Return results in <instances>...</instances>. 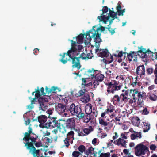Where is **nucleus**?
I'll return each instance as SVG.
<instances>
[{
    "instance_id": "1",
    "label": "nucleus",
    "mask_w": 157,
    "mask_h": 157,
    "mask_svg": "<svg viewBox=\"0 0 157 157\" xmlns=\"http://www.w3.org/2000/svg\"><path fill=\"white\" fill-rule=\"evenodd\" d=\"M71 48L70 50L68 51L67 55L69 56L71 61L72 67L79 69L81 67L80 57L76 56L81 52L83 47L82 45H76L75 41H74L73 40H71Z\"/></svg>"
},
{
    "instance_id": "2",
    "label": "nucleus",
    "mask_w": 157,
    "mask_h": 157,
    "mask_svg": "<svg viewBox=\"0 0 157 157\" xmlns=\"http://www.w3.org/2000/svg\"><path fill=\"white\" fill-rule=\"evenodd\" d=\"M139 50L137 51H130L129 53H127V59L130 62L132 61L133 58H136L137 56H139L142 58H144L145 60L147 61L148 57L151 56L153 53L149 49L146 50L145 48H143V46L139 47Z\"/></svg>"
},
{
    "instance_id": "3",
    "label": "nucleus",
    "mask_w": 157,
    "mask_h": 157,
    "mask_svg": "<svg viewBox=\"0 0 157 157\" xmlns=\"http://www.w3.org/2000/svg\"><path fill=\"white\" fill-rule=\"evenodd\" d=\"M35 137H33L30 140L31 141H27L26 142H24V146L26 147V149L29 151V153L32 154L34 157H38L40 150L36 149L34 146L36 147H39L41 146V143L40 142H37L36 140L38 137V136L35 135Z\"/></svg>"
},
{
    "instance_id": "4",
    "label": "nucleus",
    "mask_w": 157,
    "mask_h": 157,
    "mask_svg": "<svg viewBox=\"0 0 157 157\" xmlns=\"http://www.w3.org/2000/svg\"><path fill=\"white\" fill-rule=\"evenodd\" d=\"M48 120L44 126L46 128H60L61 127L60 121L56 120L57 117L51 116L48 117Z\"/></svg>"
},
{
    "instance_id": "5",
    "label": "nucleus",
    "mask_w": 157,
    "mask_h": 157,
    "mask_svg": "<svg viewBox=\"0 0 157 157\" xmlns=\"http://www.w3.org/2000/svg\"><path fill=\"white\" fill-rule=\"evenodd\" d=\"M69 105V107H67V109L68 112H70L73 116H76L78 118L79 116V115L82 111V110L80 105H75L74 104L72 103Z\"/></svg>"
},
{
    "instance_id": "6",
    "label": "nucleus",
    "mask_w": 157,
    "mask_h": 157,
    "mask_svg": "<svg viewBox=\"0 0 157 157\" xmlns=\"http://www.w3.org/2000/svg\"><path fill=\"white\" fill-rule=\"evenodd\" d=\"M107 84L108 86L107 91L109 93L113 94L115 91L120 90L121 88V86L119 84V82L115 80H112Z\"/></svg>"
},
{
    "instance_id": "7",
    "label": "nucleus",
    "mask_w": 157,
    "mask_h": 157,
    "mask_svg": "<svg viewBox=\"0 0 157 157\" xmlns=\"http://www.w3.org/2000/svg\"><path fill=\"white\" fill-rule=\"evenodd\" d=\"M135 154L137 156L144 155L149 151L148 148L142 143L136 145L135 147Z\"/></svg>"
},
{
    "instance_id": "8",
    "label": "nucleus",
    "mask_w": 157,
    "mask_h": 157,
    "mask_svg": "<svg viewBox=\"0 0 157 157\" xmlns=\"http://www.w3.org/2000/svg\"><path fill=\"white\" fill-rule=\"evenodd\" d=\"M109 13L107 16H105V15L98 16L97 18L100 21H103L105 24L108 21L109 19L111 17V20L113 21L115 19H117V13L114 12L113 11L109 9Z\"/></svg>"
},
{
    "instance_id": "9",
    "label": "nucleus",
    "mask_w": 157,
    "mask_h": 157,
    "mask_svg": "<svg viewBox=\"0 0 157 157\" xmlns=\"http://www.w3.org/2000/svg\"><path fill=\"white\" fill-rule=\"evenodd\" d=\"M88 72L91 76V78H94L95 79L98 80L99 82H101L104 79V76L100 73V71L94 70L93 69H92V70H89Z\"/></svg>"
},
{
    "instance_id": "10",
    "label": "nucleus",
    "mask_w": 157,
    "mask_h": 157,
    "mask_svg": "<svg viewBox=\"0 0 157 157\" xmlns=\"http://www.w3.org/2000/svg\"><path fill=\"white\" fill-rule=\"evenodd\" d=\"M38 101L39 104V110L45 111L48 109V105L47 99L43 98H40Z\"/></svg>"
},
{
    "instance_id": "11",
    "label": "nucleus",
    "mask_w": 157,
    "mask_h": 157,
    "mask_svg": "<svg viewBox=\"0 0 157 157\" xmlns=\"http://www.w3.org/2000/svg\"><path fill=\"white\" fill-rule=\"evenodd\" d=\"M122 92H124V93H122L119 96L120 103H126L128 101V100L129 99V98H128L129 94V89H127V90L123 89L122 90Z\"/></svg>"
},
{
    "instance_id": "12",
    "label": "nucleus",
    "mask_w": 157,
    "mask_h": 157,
    "mask_svg": "<svg viewBox=\"0 0 157 157\" xmlns=\"http://www.w3.org/2000/svg\"><path fill=\"white\" fill-rule=\"evenodd\" d=\"M99 44L97 45V49H95V52H98L99 56L101 57H107L109 54L108 50L107 49H99Z\"/></svg>"
},
{
    "instance_id": "13",
    "label": "nucleus",
    "mask_w": 157,
    "mask_h": 157,
    "mask_svg": "<svg viewBox=\"0 0 157 157\" xmlns=\"http://www.w3.org/2000/svg\"><path fill=\"white\" fill-rule=\"evenodd\" d=\"M75 121L73 118H70L67 120L66 123V127L68 128L75 130Z\"/></svg>"
},
{
    "instance_id": "14",
    "label": "nucleus",
    "mask_w": 157,
    "mask_h": 157,
    "mask_svg": "<svg viewBox=\"0 0 157 157\" xmlns=\"http://www.w3.org/2000/svg\"><path fill=\"white\" fill-rule=\"evenodd\" d=\"M29 130L28 132H25L24 134V137L22 139V140L24 141L25 142L27 141H29L31 139V138L34 137L33 136H31V134L32 133V134H34L32 132V129L31 127H29L28 128Z\"/></svg>"
},
{
    "instance_id": "15",
    "label": "nucleus",
    "mask_w": 157,
    "mask_h": 157,
    "mask_svg": "<svg viewBox=\"0 0 157 157\" xmlns=\"http://www.w3.org/2000/svg\"><path fill=\"white\" fill-rule=\"evenodd\" d=\"M100 36L101 34H99L98 32L96 33V31H93L92 33L91 36L92 38H94V41L95 44H96L97 43H99L102 41Z\"/></svg>"
},
{
    "instance_id": "16",
    "label": "nucleus",
    "mask_w": 157,
    "mask_h": 157,
    "mask_svg": "<svg viewBox=\"0 0 157 157\" xmlns=\"http://www.w3.org/2000/svg\"><path fill=\"white\" fill-rule=\"evenodd\" d=\"M80 117H78L79 119H82L84 122L85 123H88L90 120V114H85L84 111H82L79 115Z\"/></svg>"
},
{
    "instance_id": "17",
    "label": "nucleus",
    "mask_w": 157,
    "mask_h": 157,
    "mask_svg": "<svg viewBox=\"0 0 157 157\" xmlns=\"http://www.w3.org/2000/svg\"><path fill=\"white\" fill-rule=\"evenodd\" d=\"M137 74L139 75H143L145 74V69L144 66V65L138 66L136 69Z\"/></svg>"
},
{
    "instance_id": "18",
    "label": "nucleus",
    "mask_w": 157,
    "mask_h": 157,
    "mask_svg": "<svg viewBox=\"0 0 157 157\" xmlns=\"http://www.w3.org/2000/svg\"><path fill=\"white\" fill-rule=\"evenodd\" d=\"M69 107V105H64L61 103H59L58 106V110L60 111V113H63L65 111L68 112L67 108Z\"/></svg>"
},
{
    "instance_id": "19",
    "label": "nucleus",
    "mask_w": 157,
    "mask_h": 157,
    "mask_svg": "<svg viewBox=\"0 0 157 157\" xmlns=\"http://www.w3.org/2000/svg\"><path fill=\"white\" fill-rule=\"evenodd\" d=\"M139 92V91L136 89L129 90V94L132 93V96L133 97V98L135 102L136 101L137 96Z\"/></svg>"
},
{
    "instance_id": "20",
    "label": "nucleus",
    "mask_w": 157,
    "mask_h": 157,
    "mask_svg": "<svg viewBox=\"0 0 157 157\" xmlns=\"http://www.w3.org/2000/svg\"><path fill=\"white\" fill-rule=\"evenodd\" d=\"M37 120L40 124H44L47 121V117L45 115H41L37 117Z\"/></svg>"
},
{
    "instance_id": "21",
    "label": "nucleus",
    "mask_w": 157,
    "mask_h": 157,
    "mask_svg": "<svg viewBox=\"0 0 157 157\" xmlns=\"http://www.w3.org/2000/svg\"><path fill=\"white\" fill-rule=\"evenodd\" d=\"M90 100V95L89 94L86 93L83 97L80 98V101L83 103H86L88 102Z\"/></svg>"
},
{
    "instance_id": "22",
    "label": "nucleus",
    "mask_w": 157,
    "mask_h": 157,
    "mask_svg": "<svg viewBox=\"0 0 157 157\" xmlns=\"http://www.w3.org/2000/svg\"><path fill=\"white\" fill-rule=\"evenodd\" d=\"M92 105L90 103H88L86 105L85 108L86 114H90L92 113Z\"/></svg>"
},
{
    "instance_id": "23",
    "label": "nucleus",
    "mask_w": 157,
    "mask_h": 157,
    "mask_svg": "<svg viewBox=\"0 0 157 157\" xmlns=\"http://www.w3.org/2000/svg\"><path fill=\"white\" fill-rule=\"evenodd\" d=\"M85 35V34L81 33L76 37V40H77V42L75 41L76 45H77L76 44L82 43H83Z\"/></svg>"
},
{
    "instance_id": "24",
    "label": "nucleus",
    "mask_w": 157,
    "mask_h": 157,
    "mask_svg": "<svg viewBox=\"0 0 157 157\" xmlns=\"http://www.w3.org/2000/svg\"><path fill=\"white\" fill-rule=\"evenodd\" d=\"M140 121L139 117L137 116L134 117L132 119V122L133 124L136 126H138L140 123Z\"/></svg>"
},
{
    "instance_id": "25",
    "label": "nucleus",
    "mask_w": 157,
    "mask_h": 157,
    "mask_svg": "<svg viewBox=\"0 0 157 157\" xmlns=\"http://www.w3.org/2000/svg\"><path fill=\"white\" fill-rule=\"evenodd\" d=\"M67 53H63L62 55L61 54L60 55V56H62V59L60 60V61L63 64L66 63H67L68 61H71L70 59H68L67 58L65 59H64L66 55L67 56H68L67 55Z\"/></svg>"
},
{
    "instance_id": "26",
    "label": "nucleus",
    "mask_w": 157,
    "mask_h": 157,
    "mask_svg": "<svg viewBox=\"0 0 157 157\" xmlns=\"http://www.w3.org/2000/svg\"><path fill=\"white\" fill-rule=\"evenodd\" d=\"M93 31L91 29L89 31L87 32L86 34H85L86 35V40L85 41H87V42H90L91 40V35L90 36V34H91L92 33H93Z\"/></svg>"
},
{
    "instance_id": "27",
    "label": "nucleus",
    "mask_w": 157,
    "mask_h": 157,
    "mask_svg": "<svg viewBox=\"0 0 157 157\" xmlns=\"http://www.w3.org/2000/svg\"><path fill=\"white\" fill-rule=\"evenodd\" d=\"M114 111V109L110 107L109 108H108L106 109L105 110V111L104 112V113H105L106 115L107 114H111V115H110V116L111 117H115V115L114 114L112 113Z\"/></svg>"
},
{
    "instance_id": "28",
    "label": "nucleus",
    "mask_w": 157,
    "mask_h": 157,
    "mask_svg": "<svg viewBox=\"0 0 157 157\" xmlns=\"http://www.w3.org/2000/svg\"><path fill=\"white\" fill-rule=\"evenodd\" d=\"M94 130V128L92 126H90L89 128H85L83 129V131L86 135H88Z\"/></svg>"
},
{
    "instance_id": "29",
    "label": "nucleus",
    "mask_w": 157,
    "mask_h": 157,
    "mask_svg": "<svg viewBox=\"0 0 157 157\" xmlns=\"http://www.w3.org/2000/svg\"><path fill=\"white\" fill-rule=\"evenodd\" d=\"M144 124V127L143 128V131L144 132H146L150 130V125L149 124L146 122H145Z\"/></svg>"
},
{
    "instance_id": "30",
    "label": "nucleus",
    "mask_w": 157,
    "mask_h": 157,
    "mask_svg": "<svg viewBox=\"0 0 157 157\" xmlns=\"http://www.w3.org/2000/svg\"><path fill=\"white\" fill-rule=\"evenodd\" d=\"M94 151V148L91 147H90L88 148L86 150H85V153L86 155V156L88 157L89 154H92V151Z\"/></svg>"
},
{
    "instance_id": "31",
    "label": "nucleus",
    "mask_w": 157,
    "mask_h": 157,
    "mask_svg": "<svg viewBox=\"0 0 157 157\" xmlns=\"http://www.w3.org/2000/svg\"><path fill=\"white\" fill-rule=\"evenodd\" d=\"M149 94V99L154 101H155L157 100V96L154 94Z\"/></svg>"
},
{
    "instance_id": "32",
    "label": "nucleus",
    "mask_w": 157,
    "mask_h": 157,
    "mask_svg": "<svg viewBox=\"0 0 157 157\" xmlns=\"http://www.w3.org/2000/svg\"><path fill=\"white\" fill-rule=\"evenodd\" d=\"M99 123L101 126L106 127L108 125V123L106 122L103 119L99 118Z\"/></svg>"
},
{
    "instance_id": "33",
    "label": "nucleus",
    "mask_w": 157,
    "mask_h": 157,
    "mask_svg": "<svg viewBox=\"0 0 157 157\" xmlns=\"http://www.w3.org/2000/svg\"><path fill=\"white\" fill-rule=\"evenodd\" d=\"M78 149L81 154H82L83 152H85L86 150L85 147L83 145H80L78 148Z\"/></svg>"
},
{
    "instance_id": "34",
    "label": "nucleus",
    "mask_w": 157,
    "mask_h": 157,
    "mask_svg": "<svg viewBox=\"0 0 157 157\" xmlns=\"http://www.w3.org/2000/svg\"><path fill=\"white\" fill-rule=\"evenodd\" d=\"M125 140H124L123 139L121 138H119L116 141H115L114 142V144L117 145L118 146H119L120 145H121L122 143Z\"/></svg>"
},
{
    "instance_id": "35",
    "label": "nucleus",
    "mask_w": 157,
    "mask_h": 157,
    "mask_svg": "<svg viewBox=\"0 0 157 157\" xmlns=\"http://www.w3.org/2000/svg\"><path fill=\"white\" fill-rule=\"evenodd\" d=\"M125 140H124L123 139L121 138H119L116 141H115L114 142V144L117 145L118 146H119L120 145H121L122 143Z\"/></svg>"
},
{
    "instance_id": "36",
    "label": "nucleus",
    "mask_w": 157,
    "mask_h": 157,
    "mask_svg": "<svg viewBox=\"0 0 157 157\" xmlns=\"http://www.w3.org/2000/svg\"><path fill=\"white\" fill-rule=\"evenodd\" d=\"M86 90L85 89L80 90L78 91V94H75V96L78 97L82 96L83 94L84 95L85 94V93L86 92Z\"/></svg>"
},
{
    "instance_id": "37",
    "label": "nucleus",
    "mask_w": 157,
    "mask_h": 157,
    "mask_svg": "<svg viewBox=\"0 0 157 157\" xmlns=\"http://www.w3.org/2000/svg\"><path fill=\"white\" fill-rule=\"evenodd\" d=\"M81 155L82 156V154H81L79 151H74L72 152V157H78Z\"/></svg>"
},
{
    "instance_id": "38",
    "label": "nucleus",
    "mask_w": 157,
    "mask_h": 157,
    "mask_svg": "<svg viewBox=\"0 0 157 157\" xmlns=\"http://www.w3.org/2000/svg\"><path fill=\"white\" fill-rule=\"evenodd\" d=\"M74 133L73 131H70L69 132L67 135V137L69 138V139H70L71 138L74 139Z\"/></svg>"
},
{
    "instance_id": "39",
    "label": "nucleus",
    "mask_w": 157,
    "mask_h": 157,
    "mask_svg": "<svg viewBox=\"0 0 157 157\" xmlns=\"http://www.w3.org/2000/svg\"><path fill=\"white\" fill-rule=\"evenodd\" d=\"M95 27V26H94L93 27L92 29L93 31H96V32H98V30H101V31H105V27H104L102 26H101L100 27H98L97 28V30H95L94 29V28Z\"/></svg>"
},
{
    "instance_id": "40",
    "label": "nucleus",
    "mask_w": 157,
    "mask_h": 157,
    "mask_svg": "<svg viewBox=\"0 0 157 157\" xmlns=\"http://www.w3.org/2000/svg\"><path fill=\"white\" fill-rule=\"evenodd\" d=\"M119 96L118 95H115L113 99V102H116V103H120Z\"/></svg>"
},
{
    "instance_id": "41",
    "label": "nucleus",
    "mask_w": 157,
    "mask_h": 157,
    "mask_svg": "<svg viewBox=\"0 0 157 157\" xmlns=\"http://www.w3.org/2000/svg\"><path fill=\"white\" fill-rule=\"evenodd\" d=\"M89 54H88L87 55V56H86V55L84 53H82L81 54L80 56L79 57H80V59L81 58L82 59H85L87 58L90 59L91 57L89 58Z\"/></svg>"
},
{
    "instance_id": "42",
    "label": "nucleus",
    "mask_w": 157,
    "mask_h": 157,
    "mask_svg": "<svg viewBox=\"0 0 157 157\" xmlns=\"http://www.w3.org/2000/svg\"><path fill=\"white\" fill-rule=\"evenodd\" d=\"M108 10L109 9L107 6H103V9L100 10V11L101 10L102 11V13L101 14V16L104 15L103 14L107 12Z\"/></svg>"
},
{
    "instance_id": "43",
    "label": "nucleus",
    "mask_w": 157,
    "mask_h": 157,
    "mask_svg": "<svg viewBox=\"0 0 157 157\" xmlns=\"http://www.w3.org/2000/svg\"><path fill=\"white\" fill-rule=\"evenodd\" d=\"M145 97L144 96V97L140 98H138V101L137 103L138 105H141L143 102V99H144Z\"/></svg>"
},
{
    "instance_id": "44",
    "label": "nucleus",
    "mask_w": 157,
    "mask_h": 157,
    "mask_svg": "<svg viewBox=\"0 0 157 157\" xmlns=\"http://www.w3.org/2000/svg\"><path fill=\"white\" fill-rule=\"evenodd\" d=\"M35 97L37 98H38L40 97V91L39 87H37V89H35Z\"/></svg>"
},
{
    "instance_id": "45",
    "label": "nucleus",
    "mask_w": 157,
    "mask_h": 157,
    "mask_svg": "<svg viewBox=\"0 0 157 157\" xmlns=\"http://www.w3.org/2000/svg\"><path fill=\"white\" fill-rule=\"evenodd\" d=\"M70 140V139H69V138H68V137H66L64 140V144H65V146L67 148H68L69 146L70 145V144L69 142V140Z\"/></svg>"
},
{
    "instance_id": "46",
    "label": "nucleus",
    "mask_w": 157,
    "mask_h": 157,
    "mask_svg": "<svg viewBox=\"0 0 157 157\" xmlns=\"http://www.w3.org/2000/svg\"><path fill=\"white\" fill-rule=\"evenodd\" d=\"M106 28L108 29V30L111 33V35H113L115 33V29H112L111 28L110 26L108 25V27H106Z\"/></svg>"
},
{
    "instance_id": "47",
    "label": "nucleus",
    "mask_w": 157,
    "mask_h": 157,
    "mask_svg": "<svg viewBox=\"0 0 157 157\" xmlns=\"http://www.w3.org/2000/svg\"><path fill=\"white\" fill-rule=\"evenodd\" d=\"M154 72L153 69L152 68H149L147 69L146 72L148 75L151 74Z\"/></svg>"
},
{
    "instance_id": "48",
    "label": "nucleus",
    "mask_w": 157,
    "mask_h": 157,
    "mask_svg": "<svg viewBox=\"0 0 157 157\" xmlns=\"http://www.w3.org/2000/svg\"><path fill=\"white\" fill-rule=\"evenodd\" d=\"M123 54H124V56L125 57H126V52H123L122 51H120L118 55L117 56L116 55H114L116 56H117L118 57H121V56H122Z\"/></svg>"
},
{
    "instance_id": "49",
    "label": "nucleus",
    "mask_w": 157,
    "mask_h": 157,
    "mask_svg": "<svg viewBox=\"0 0 157 157\" xmlns=\"http://www.w3.org/2000/svg\"><path fill=\"white\" fill-rule=\"evenodd\" d=\"M110 156V154L108 152L107 153H101L100 155V157H109Z\"/></svg>"
},
{
    "instance_id": "50",
    "label": "nucleus",
    "mask_w": 157,
    "mask_h": 157,
    "mask_svg": "<svg viewBox=\"0 0 157 157\" xmlns=\"http://www.w3.org/2000/svg\"><path fill=\"white\" fill-rule=\"evenodd\" d=\"M45 93L46 94H47L48 95H49L52 92L51 88L49 89L48 88L47 86H46L45 87Z\"/></svg>"
},
{
    "instance_id": "51",
    "label": "nucleus",
    "mask_w": 157,
    "mask_h": 157,
    "mask_svg": "<svg viewBox=\"0 0 157 157\" xmlns=\"http://www.w3.org/2000/svg\"><path fill=\"white\" fill-rule=\"evenodd\" d=\"M125 12V9H124L122 10H120V11H118V15L119 16H120L121 15L122 16L123 15V13H124Z\"/></svg>"
},
{
    "instance_id": "52",
    "label": "nucleus",
    "mask_w": 157,
    "mask_h": 157,
    "mask_svg": "<svg viewBox=\"0 0 157 157\" xmlns=\"http://www.w3.org/2000/svg\"><path fill=\"white\" fill-rule=\"evenodd\" d=\"M83 130H82L81 131L79 130L78 132V136H85V135L83 133Z\"/></svg>"
},
{
    "instance_id": "53",
    "label": "nucleus",
    "mask_w": 157,
    "mask_h": 157,
    "mask_svg": "<svg viewBox=\"0 0 157 157\" xmlns=\"http://www.w3.org/2000/svg\"><path fill=\"white\" fill-rule=\"evenodd\" d=\"M122 66H124V69H126L127 71H129V68L127 66V64L126 63L123 62L122 63Z\"/></svg>"
},
{
    "instance_id": "54",
    "label": "nucleus",
    "mask_w": 157,
    "mask_h": 157,
    "mask_svg": "<svg viewBox=\"0 0 157 157\" xmlns=\"http://www.w3.org/2000/svg\"><path fill=\"white\" fill-rule=\"evenodd\" d=\"M130 137L132 140H134L137 138V136L136 134H132L130 135Z\"/></svg>"
},
{
    "instance_id": "55",
    "label": "nucleus",
    "mask_w": 157,
    "mask_h": 157,
    "mask_svg": "<svg viewBox=\"0 0 157 157\" xmlns=\"http://www.w3.org/2000/svg\"><path fill=\"white\" fill-rule=\"evenodd\" d=\"M156 147V146L153 144H151L150 146V149L152 150H155Z\"/></svg>"
},
{
    "instance_id": "56",
    "label": "nucleus",
    "mask_w": 157,
    "mask_h": 157,
    "mask_svg": "<svg viewBox=\"0 0 157 157\" xmlns=\"http://www.w3.org/2000/svg\"><path fill=\"white\" fill-rule=\"evenodd\" d=\"M136 135L137 136V138L138 137L140 139L142 137V134L141 132H136L135 133Z\"/></svg>"
},
{
    "instance_id": "57",
    "label": "nucleus",
    "mask_w": 157,
    "mask_h": 157,
    "mask_svg": "<svg viewBox=\"0 0 157 157\" xmlns=\"http://www.w3.org/2000/svg\"><path fill=\"white\" fill-rule=\"evenodd\" d=\"M119 2L117 4V7L116 9L117 11H120L121 8V3H119Z\"/></svg>"
},
{
    "instance_id": "58",
    "label": "nucleus",
    "mask_w": 157,
    "mask_h": 157,
    "mask_svg": "<svg viewBox=\"0 0 157 157\" xmlns=\"http://www.w3.org/2000/svg\"><path fill=\"white\" fill-rule=\"evenodd\" d=\"M82 85H86V86H88V84H86V78H82Z\"/></svg>"
},
{
    "instance_id": "59",
    "label": "nucleus",
    "mask_w": 157,
    "mask_h": 157,
    "mask_svg": "<svg viewBox=\"0 0 157 157\" xmlns=\"http://www.w3.org/2000/svg\"><path fill=\"white\" fill-rule=\"evenodd\" d=\"M40 90L41 92V95H43V96L45 95L46 94L44 92V88L43 87H42L41 88Z\"/></svg>"
},
{
    "instance_id": "60",
    "label": "nucleus",
    "mask_w": 157,
    "mask_h": 157,
    "mask_svg": "<svg viewBox=\"0 0 157 157\" xmlns=\"http://www.w3.org/2000/svg\"><path fill=\"white\" fill-rule=\"evenodd\" d=\"M92 115L93 116V117L94 118L95 117H96L98 115V113L96 111H93L92 112Z\"/></svg>"
},
{
    "instance_id": "61",
    "label": "nucleus",
    "mask_w": 157,
    "mask_h": 157,
    "mask_svg": "<svg viewBox=\"0 0 157 157\" xmlns=\"http://www.w3.org/2000/svg\"><path fill=\"white\" fill-rule=\"evenodd\" d=\"M137 96V98H143L144 97V95L143 94H141V92H139Z\"/></svg>"
},
{
    "instance_id": "62",
    "label": "nucleus",
    "mask_w": 157,
    "mask_h": 157,
    "mask_svg": "<svg viewBox=\"0 0 157 157\" xmlns=\"http://www.w3.org/2000/svg\"><path fill=\"white\" fill-rule=\"evenodd\" d=\"M143 113L145 115H147L148 114L149 112L147 110V108H145L143 111Z\"/></svg>"
},
{
    "instance_id": "63",
    "label": "nucleus",
    "mask_w": 157,
    "mask_h": 157,
    "mask_svg": "<svg viewBox=\"0 0 157 157\" xmlns=\"http://www.w3.org/2000/svg\"><path fill=\"white\" fill-rule=\"evenodd\" d=\"M39 52V49L36 48L33 50V53L35 55H36Z\"/></svg>"
},
{
    "instance_id": "64",
    "label": "nucleus",
    "mask_w": 157,
    "mask_h": 157,
    "mask_svg": "<svg viewBox=\"0 0 157 157\" xmlns=\"http://www.w3.org/2000/svg\"><path fill=\"white\" fill-rule=\"evenodd\" d=\"M155 88V85H151V86H149L148 88V90H153Z\"/></svg>"
}]
</instances>
